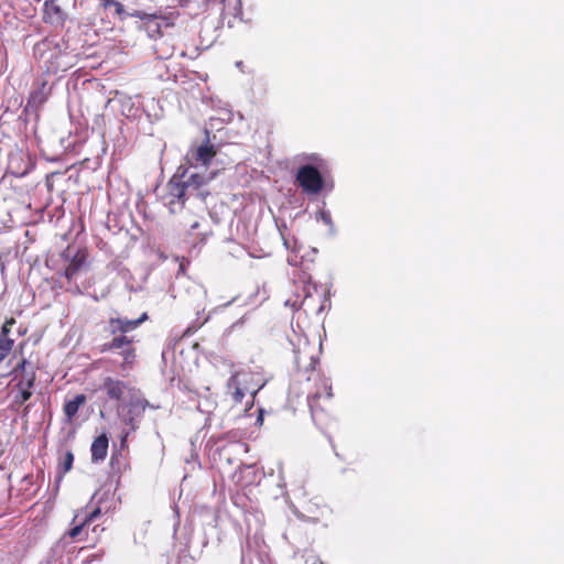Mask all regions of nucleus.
I'll return each instance as SVG.
<instances>
[{"mask_svg":"<svg viewBox=\"0 0 564 564\" xmlns=\"http://www.w3.org/2000/svg\"><path fill=\"white\" fill-rule=\"evenodd\" d=\"M318 359L305 350H297L295 356L296 377L300 382L303 380L313 382L315 390L307 392V402L314 422L325 427L333 419V392L328 379L317 369Z\"/></svg>","mask_w":564,"mask_h":564,"instance_id":"nucleus-1","label":"nucleus"},{"mask_svg":"<svg viewBox=\"0 0 564 564\" xmlns=\"http://www.w3.org/2000/svg\"><path fill=\"white\" fill-rule=\"evenodd\" d=\"M149 318L147 313H142L135 319L127 317H110L108 319L107 332L112 338L99 346L100 352L118 351L122 358L120 368L130 370L137 361V349L133 346V336L128 333L137 329L143 322Z\"/></svg>","mask_w":564,"mask_h":564,"instance_id":"nucleus-2","label":"nucleus"},{"mask_svg":"<svg viewBox=\"0 0 564 564\" xmlns=\"http://www.w3.org/2000/svg\"><path fill=\"white\" fill-rule=\"evenodd\" d=\"M310 160L315 163L305 164L299 167L295 175V183L302 191L308 195L319 194L324 186L325 180L322 171L326 169V162L317 155H311Z\"/></svg>","mask_w":564,"mask_h":564,"instance_id":"nucleus-3","label":"nucleus"},{"mask_svg":"<svg viewBox=\"0 0 564 564\" xmlns=\"http://www.w3.org/2000/svg\"><path fill=\"white\" fill-rule=\"evenodd\" d=\"M130 17L137 18L141 21L140 29L147 32L148 36L153 40H161L163 36V29L173 28L175 25V14L163 13L158 11L154 13H147L141 10L130 12Z\"/></svg>","mask_w":564,"mask_h":564,"instance_id":"nucleus-4","label":"nucleus"},{"mask_svg":"<svg viewBox=\"0 0 564 564\" xmlns=\"http://www.w3.org/2000/svg\"><path fill=\"white\" fill-rule=\"evenodd\" d=\"M178 167L177 172L170 178L166 184V194L164 195V204L169 208L170 213H180L186 200L191 197L186 191V186L183 185V178L187 173V169Z\"/></svg>","mask_w":564,"mask_h":564,"instance_id":"nucleus-5","label":"nucleus"},{"mask_svg":"<svg viewBox=\"0 0 564 564\" xmlns=\"http://www.w3.org/2000/svg\"><path fill=\"white\" fill-rule=\"evenodd\" d=\"M88 257L89 252L87 248H78L73 253L70 246H68L61 253V258L66 262V265L58 275L65 278L66 281L70 283L80 271L88 269Z\"/></svg>","mask_w":564,"mask_h":564,"instance_id":"nucleus-6","label":"nucleus"},{"mask_svg":"<svg viewBox=\"0 0 564 564\" xmlns=\"http://www.w3.org/2000/svg\"><path fill=\"white\" fill-rule=\"evenodd\" d=\"M101 516V509L99 507L88 510V507L76 510L72 523L75 524L65 534L72 541L83 540L82 534L86 527H89Z\"/></svg>","mask_w":564,"mask_h":564,"instance_id":"nucleus-7","label":"nucleus"},{"mask_svg":"<svg viewBox=\"0 0 564 564\" xmlns=\"http://www.w3.org/2000/svg\"><path fill=\"white\" fill-rule=\"evenodd\" d=\"M253 379L254 373L247 370L236 371L230 377L231 384H237L249 393V398L245 401V412L253 406L256 394L262 387L259 382H253Z\"/></svg>","mask_w":564,"mask_h":564,"instance_id":"nucleus-8","label":"nucleus"},{"mask_svg":"<svg viewBox=\"0 0 564 564\" xmlns=\"http://www.w3.org/2000/svg\"><path fill=\"white\" fill-rule=\"evenodd\" d=\"M217 154L215 145L208 141L197 147H192L186 155L185 162L188 166H208Z\"/></svg>","mask_w":564,"mask_h":564,"instance_id":"nucleus-9","label":"nucleus"},{"mask_svg":"<svg viewBox=\"0 0 564 564\" xmlns=\"http://www.w3.org/2000/svg\"><path fill=\"white\" fill-rule=\"evenodd\" d=\"M148 408H154L149 403L147 399H137L130 401L128 404L127 415L124 423L130 427L131 431H135L139 427L140 421L143 417Z\"/></svg>","mask_w":564,"mask_h":564,"instance_id":"nucleus-10","label":"nucleus"},{"mask_svg":"<svg viewBox=\"0 0 564 564\" xmlns=\"http://www.w3.org/2000/svg\"><path fill=\"white\" fill-rule=\"evenodd\" d=\"M208 180L209 178L205 177L202 174L193 173L186 180H183V185L186 186V191L189 196H195L202 200H205V198L209 194L205 189Z\"/></svg>","mask_w":564,"mask_h":564,"instance_id":"nucleus-11","label":"nucleus"},{"mask_svg":"<svg viewBox=\"0 0 564 564\" xmlns=\"http://www.w3.org/2000/svg\"><path fill=\"white\" fill-rule=\"evenodd\" d=\"M102 388L110 400L120 401L123 398L126 383L119 379L106 377L102 382Z\"/></svg>","mask_w":564,"mask_h":564,"instance_id":"nucleus-12","label":"nucleus"},{"mask_svg":"<svg viewBox=\"0 0 564 564\" xmlns=\"http://www.w3.org/2000/svg\"><path fill=\"white\" fill-rule=\"evenodd\" d=\"M35 382V373L31 372L26 375L22 380L17 384L19 388V393L14 398V402L19 405H22L32 397L31 389L33 388Z\"/></svg>","mask_w":564,"mask_h":564,"instance_id":"nucleus-13","label":"nucleus"},{"mask_svg":"<svg viewBox=\"0 0 564 564\" xmlns=\"http://www.w3.org/2000/svg\"><path fill=\"white\" fill-rule=\"evenodd\" d=\"M109 440L107 434H101L93 441L90 452L93 462L104 460L108 454Z\"/></svg>","mask_w":564,"mask_h":564,"instance_id":"nucleus-14","label":"nucleus"},{"mask_svg":"<svg viewBox=\"0 0 564 564\" xmlns=\"http://www.w3.org/2000/svg\"><path fill=\"white\" fill-rule=\"evenodd\" d=\"M87 401L85 394L79 393L74 397V399L68 400L64 404V414L68 422H72L75 415L77 414L79 408L84 405Z\"/></svg>","mask_w":564,"mask_h":564,"instance_id":"nucleus-15","label":"nucleus"},{"mask_svg":"<svg viewBox=\"0 0 564 564\" xmlns=\"http://www.w3.org/2000/svg\"><path fill=\"white\" fill-rule=\"evenodd\" d=\"M44 14L51 23H61L64 21V12L54 0L45 1Z\"/></svg>","mask_w":564,"mask_h":564,"instance_id":"nucleus-16","label":"nucleus"},{"mask_svg":"<svg viewBox=\"0 0 564 564\" xmlns=\"http://www.w3.org/2000/svg\"><path fill=\"white\" fill-rule=\"evenodd\" d=\"M227 387L230 390L232 405H238V404H243L245 405L243 400L246 398L247 399L249 398V393L246 390L241 389L239 386L231 384V380L230 379L228 381Z\"/></svg>","mask_w":564,"mask_h":564,"instance_id":"nucleus-17","label":"nucleus"},{"mask_svg":"<svg viewBox=\"0 0 564 564\" xmlns=\"http://www.w3.org/2000/svg\"><path fill=\"white\" fill-rule=\"evenodd\" d=\"M153 50L158 58L160 59H169L170 57H172L174 52L173 46L166 41H160L155 43Z\"/></svg>","mask_w":564,"mask_h":564,"instance_id":"nucleus-18","label":"nucleus"},{"mask_svg":"<svg viewBox=\"0 0 564 564\" xmlns=\"http://www.w3.org/2000/svg\"><path fill=\"white\" fill-rule=\"evenodd\" d=\"M101 1H102V6L105 9H108L111 7L115 9V14L119 18V20L123 21L128 17H130V13H128L124 10L123 4L121 2H119L118 0H101Z\"/></svg>","mask_w":564,"mask_h":564,"instance_id":"nucleus-19","label":"nucleus"},{"mask_svg":"<svg viewBox=\"0 0 564 564\" xmlns=\"http://www.w3.org/2000/svg\"><path fill=\"white\" fill-rule=\"evenodd\" d=\"M46 86V83L43 82L40 89L33 90L30 93L28 102L32 106H41L43 105L46 99L47 95L44 93V88Z\"/></svg>","mask_w":564,"mask_h":564,"instance_id":"nucleus-20","label":"nucleus"},{"mask_svg":"<svg viewBox=\"0 0 564 564\" xmlns=\"http://www.w3.org/2000/svg\"><path fill=\"white\" fill-rule=\"evenodd\" d=\"M73 463H74V454L72 453V451H67L64 454L63 459L58 464V471H59L61 476H64L66 473H68L72 469Z\"/></svg>","mask_w":564,"mask_h":564,"instance_id":"nucleus-21","label":"nucleus"},{"mask_svg":"<svg viewBox=\"0 0 564 564\" xmlns=\"http://www.w3.org/2000/svg\"><path fill=\"white\" fill-rule=\"evenodd\" d=\"M322 295H319V304L318 305H314V297L312 294H306L305 297L303 299V302H302V305H304L306 307V310H310L312 312H315V313H319L322 310H323V300H322Z\"/></svg>","mask_w":564,"mask_h":564,"instance_id":"nucleus-22","label":"nucleus"},{"mask_svg":"<svg viewBox=\"0 0 564 564\" xmlns=\"http://www.w3.org/2000/svg\"><path fill=\"white\" fill-rule=\"evenodd\" d=\"M13 347V339L0 335V362L9 355Z\"/></svg>","mask_w":564,"mask_h":564,"instance_id":"nucleus-23","label":"nucleus"},{"mask_svg":"<svg viewBox=\"0 0 564 564\" xmlns=\"http://www.w3.org/2000/svg\"><path fill=\"white\" fill-rule=\"evenodd\" d=\"M14 324H15V319L13 317L6 319L4 324L2 325L0 335L8 338L10 329Z\"/></svg>","mask_w":564,"mask_h":564,"instance_id":"nucleus-24","label":"nucleus"},{"mask_svg":"<svg viewBox=\"0 0 564 564\" xmlns=\"http://www.w3.org/2000/svg\"><path fill=\"white\" fill-rule=\"evenodd\" d=\"M321 218L323 219V221L327 225H330L332 224V218H330V215L326 212H321Z\"/></svg>","mask_w":564,"mask_h":564,"instance_id":"nucleus-25","label":"nucleus"},{"mask_svg":"<svg viewBox=\"0 0 564 564\" xmlns=\"http://www.w3.org/2000/svg\"><path fill=\"white\" fill-rule=\"evenodd\" d=\"M91 531L96 534H99L100 532H104L105 531V528L104 527H100L98 524L94 525Z\"/></svg>","mask_w":564,"mask_h":564,"instance_id":"nucleus-26","label":"nucleus"},{"mask_svg":"<svg viewBox=\"0 0 564 564\" xmlns=\"http://www.w3.org/2000/svg\"><path fill=\"white\" fill-rule=\"evenodd\" d=\"M191 228H192V229H196V228H198V223H197V221H195V223L191 226Z\"/></svg>","mask_w":564,"mask_h":564,"instance_id":"nucleus-27","label":"nucleus"},{"mask_svg":"<svg viewBox=\"0 0 564 564\" xmlns=\"http://www.w3.org/2000/svg\"><path fill=\"white\" fill-rule=\"evenodd\" d=\"M26 361L25 360H22L19 365V367L23 368L25 366Z\"/></svg>","mask_w":564,"mask_h":564,"instance_id":"nucleus-28","label":"nucleus"},{"mask_svg":"<svg viewBox=\"0 0 564 564\" xmlns=\"http://www.w3.org/2000/svg\"><path fill=\"white\" fill-rule=\"evenodd\" d=\"M75 293H80V290H79V288H78V286H76V291H75Z\"/></svg>","mask_w":564,"mask_h":564,"instance_id":"nucleus-29","label":"nucleus"},{"mask_svg":"<svg viewBox=\"0 0 564 564\" xmlns=\"http://www.w3.org/2000/svg\"><path fill=\"white\" fill-rule=\"evenodd\" d=\"M313 564H324V563L322 561H317V562H315Z\"/></svg>","mask_w":564,"mask_h":564,"instance_id":"nucleus-30","label":"nucleus"}]
</instances>
